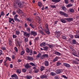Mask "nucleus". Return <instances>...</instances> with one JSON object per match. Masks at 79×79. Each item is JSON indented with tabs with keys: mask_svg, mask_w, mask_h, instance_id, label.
I'll return each mask as SVG.
<instances>
[{
	"mask_svg": "<svg viewBox=\"0 0 79 79\" xmlns=\"http://www.w3.org/2000/svg\"><path fill=\"white\" fill-rule=\"evenodd\" d=\"M55 35L57 38L60 37V34H61V32L58 31H56L55 32Z\"/></svg>",
	"mask_w": 79,
	"mask_h": 79,
	"instance_id": "nucleus-1",
	"label": "nucleus"
},
{
	"mask_svg": "<svg viewBox=\"0 0 79 79\" xmlns=\"http://www.w3.org/2000/svg\"><path fill=\"white\" fill-rule=\"evenodd\" d=\"M59 13L61 16H65V17H68V15L62 11H60Z\"/></svg>",
	"mask_w": 79,
	"mask_h": 79,
	"instance_id": "nucleus-2",
	"label": "nucleus"
},
{
	"mask_svg": "<svg viewBox=\"0 0 79 79\" xmlns=\"http://www.w3.org/2000/svg\"><path fill=\"white\" fill-rule=\"evenodd\" d=\"M18 17V15H16L14 16V20L15 21H17V22H18L19 23V22H20V20H19V19H17Z\"/></svg>",
	"mask_w": 79,
	"mask_h": 79,
	"instance_id": "nucleus-3",
	"label": "nucleus"
},
{
	"mask_svg": "<svg viewBox=\"0 0 79 79\" xmlns=\"http://www.w3.org/2000/svg\"><path fill=\"white\" fill-rule=\"evenodd\" d=\"M27 60H29V61H33L34 60V58L33 57L31 56H27Z\"/></svg>",
	"mask_w": 79,
	"mask_h": 79,
	"instance_id": "nucleus-4",
	"label": "nucleus"
},
{
	"mask_svg": "<svg viewBox=\"0 0 79 79\" xmlns=\"http://www.w3.org/2000/svg\"><path fill=\"white\" fill-rule=\"evenodd\" d=\"M44 31L46 34H48V35H50V30H49V28H48L47 29H45Z\"/></svg>",
	"mask_w": 79,
	"mask_h": 79,
	"instance_id": "nucleus-5",
	"label": "nucleus"
},
{
	"mask_svg": "<svg viewBox=\"0 0 79 79\" xmlns=\"http://www.w3.org/2000/svg\"><path fill=\"white\" fill-rule=\"evenodd\" d=\"M30 34H31V35L35 36L36 35H37V33L34 31H31Z\"/></svg>",
	"mask_w": 79,
	"mask_h": 79,
	"instance_id": "nucleus-6",
	"label": "nucleus"
},
{
	"mask_svg": "<svg viewBox=\"0 0 79 79\" xmlns=\"http://www.w3.org/2000/svg\"><path fill=\"white\" fill-rule=\"evenodd\" d=\"M11 77H12V78H13V77H14L15 79H18V76H17V75L15 74H14L13 75H12L11 76Z\"/></svg>",
	"mask_w": 79,
	"mask_h": 79,
	"instance_id": "nucleus-7",
	"label": "nucleus"
},
{
	"mask_svg": "<svg viewBox=\"0 0 79 79\" xmlns=\"http://www.w3.org/2000/svg\"><path fill=\"white\" fill-rule=\"evenodd\" d=\"M12 21V22H11ZM9 22L12 24H14V23H15V20H14V19H13L10 18L9 19Z\"/></svg>",
	"mask_w": 79,
	"mask_h": 79,
	"instance_id": "nucleus-8",
	"label": "nucleus"
},
{
	"mask_svg": "<svg viewBox=\"0 0 79 79\" xmlns=\"http://www.w3.org/2000/svg\"><path fill=\"white\" fill-rule=\"evenodd\" d=\"M66 20L67 21H68V22H71V21H73V18H67L66 19Z\"/></svg>",
	"mask_w": 79,
	"mask_h": 79,
	"instance_id": "nucleus-9",
	"label": "nucleus"
},
{
	"mask_svg": "<svg viewBox=\"0 0 79 79\" xmlns=\"http://www.w3.org/2000/svg\"><path fill=\"white\" fill-rule=\"evenodd\" d=\"M66 19H60V21L62 23H66Z\"/></svg>",
	"mask_w": 79,
	"mask_h": 79,
	"instance_id": "nucleus-10",
	"label": "nucleus"
},
{
	"mask_svg": "<svg viewBox=\"0 0 79 79\" xmlns=\"http://www.w3.org/2000/svg\"><path fill=\"white\" fill-rule=\"evenodd\" d=\"M54 53L55 55H57V56H60V55H61V53L58 51L55 52Z\"/></svg>",
	"mask_w": 79,
	"mask_h": 79,
	"instance_id": "nucleus-11",
	"label": "nucleus"
},
{
	"mask_svg": "<svg viewBox=\"0 0 79 79\" xmlns=\"http://www.w3.org/2000/svg\"><path fill=\"white\" fill-rule=\"evenodd\" d=\"M18 5L19 8H23V4H22L21 2H19L18 3Z\"/></svg>",
	"mask_w": 79,
	"mask_h": 79,
	"instance_id": "nucleus-12",
	"label": "nucleus"
},
{
	"mask_svg": "<svg viewBox=\"0 0 79 79\" xmlns=\"http://www.w3.org/2000/svg\"><path fill=\"white\" fill-rule=\"evenodd\" d=\"M16 12L18 13H23V11L20 9L19 8H18Z\"/></svg>",
	"mask_w": 79,
	"mask_h": 79,
	"instance_id": "nucleus-13",
	"label": "nucleus"
},
{
	"mask_svg": "<svg viewBox=\"0 0 79 79\" xmlns=\"http://www.w3.org/2000/svg\"><path fill=\"white\" fill-rule=\"evenodd\" d=\"M64 65L66 66L67 68H70V65L69 64H68L64 63Z\"/></svg>",
	"mask_w": 79,
	"mask_h": 79,
	"instance_id": "nucleus-14",
	"label": "nucleus"
},
{
	"mask_svg": "<svg viewBox=\"0 0 79 79\" xmlns=\"http://www.w3.org/2000/svg\"><path fill=\"white\" fill-rule=\"evenodd\" d=\"M56 74H60V73H61V70L60 69H58L56 70Z\"/></svg>",
	"mask_w": 79,
	"mask_h": 79,
	"instance_id": "nucleus-15",
	"label": "nucleus"
},
{
	"mask_svg": "<svg viewBox=\"0 0 79 79\" xmlns=\"http://www.w3.org/2000/svg\"><path fill=\"white\" fill-rule=\"evenodd\" d=\"M26 78L27 79H32V76L29 75H27L26 77Z\"/></svg>",
	"mask_w": 79,
	"mask_h": 79,
	"instance_id": "nucleus-16",
	"label": "nucleus"
},
{
	"mask_svg": "<svg viewBox=\"0 0 79 79\" xmlns=\"http://www.w3.org/2000/svg\"><path fill=\"white\" fill-rule=\"evenodd\" d=\"M70 13H74V10L73 9H70L69 10Z\"/></svg>",
	"mask_w": 79,
	"mask_h": 79,
	"instance_id": "nucleus-17",
	"label": "nucleus"
},
{
	"mask_svg": "<svg viewBox=\"0 0 79 79\" xmlns=\"http://www.w3.org/2000/svg\"><path fill=\"white\" fill-rule=\"evenodd\" d=\"M44 64L46 66H48V61H45L44 62Z\"/></svg>",
	"mask_w": 79,
	"mask_h": 79,
	"instance_id": "nucleus-18",
	"label": "nucleus"
},
{
	"mask_svg": "<svg viewBox=\"0 0 79 79\" xmlns=\"http://www.w3.org/2000/svg\"><path fill=\"white\" fill-rule=\"evenodd\" d=\"M25 68L26 69H28V68H30V66L28 64H27L25 66Z\"/></svg>",
	"mask_w": 79,
	"mask_h": 79,
	"instance_id": "nucleus-19",
	"label": "nucleus"
},
{
	"mask_svg": "<svg viewBox=\"0 0 79 79\" xmlns=\"http://www.w3.org/2000/svg\"><path fill=\"white\" fill-rule=\"evenodd\" d=\"M1 49H2L3 51H5V50H6V47L5 46L2 47L1 48Z\"/></svg>",
	"mask_w": 79,
	"mask_h": 79,
	"instance_id": "nucleus-20",
	"label": "nucleus"
},
{
	"mask_svg": "<svg viewBox=\"0 0 79 79\" xmlns=\"http://www.w3.org/2000/svg\"><path fill=\"white\" fill-rule=\"evenodd\" d=\"M16 72L18 74H20L21 73V69H17L16 71Z\"/></svg>",
	"mask_w": 79,
	"mask_h": 79,
	"instance_id": "nucleus-21",
	"label": "nucleus"
},
{
	"mask_svg": "<svg viewBox=\"0 0 79 79\" xmlns=\"http://www.w3.org/2000/svg\"><path fill=\"white\" fill-rule=\"evenodd\" d=\"M58 57H56L53 60V62H55V61H56L58 60Z\"/></svg>",
	"mask_w": 79,
	"mask_h": 79,
	"instance_id": "nucleus-22",
	"label": "nucleus"
},
{
	"mask_svg": "<svg viewBox=\"0 0 79 79\" xmlns=\"http://www.w3.org/2000/svg\"><path fill=\"white\" fill-rule=\"evenodd\" d=\"M29 26L32 29H34V25H33V24H32L31 23H30Z\"/></svg>",
	"mask_w": 79,
	"mask_h": 79,
	"instance_id": "nucleus-23",
	"label": "nucleus"
},
{
	"mask_svg": "<svg viewBox=\"0 0 79 79\" xmlns=\"http://www.w3.org/2000/svg\"><path fill=\"white\" fill-rule=\"evenodd\" d=\"M26 52L27 53H29L30 52V50L28 48H27L26 49Z\"/></svg>",
	"mask_w": 79,
	"mask_h": 79,
	"instance_id": "nucleus-24",
	"label": "nucleus"
},
{
	"mask_svg": "<svg viewBox=\"0 0 79 79\" xmlns=\"http://www.w3.org/2000/svg\"><path fill=\"white\" fill-rule=\"evenodd\" d=\"M6 60H8V61H11V58H10V57H6Z\"/></svg>",
	"mask_w": 79,
	"mask_h": 79,
	"instance_id": "nucleus-25",
	"label": "nucleus"
},
{
	"mask_svg": "<svg viewBox=\"0 0 79 79\" xmlns=\"http://www.w3.org/2000/svg\"><path fill=\"white\" fill-rule=\"evenodd\" d=\"M33 52L32 51V49H30V51L29 52V55H33Z\"/></svg>",
	"mask_w": 79,
	"mask_h": 79,
	"instance_id": "nucleus-26",
	"label": "nucleus"
},
{
	"mask_svg": "<svg viewBox=\"0 0 79 79\" xmlns=\"http://www.w3.org/2000/svg\"><path fill=\"white\" fill-rule=\"evenodd\" d=\"M41 56V53H39L36 56V58H40Z\"/></svg>",
	"mask_w": 79,
	"mask_h": 79,
	"instance_id": "nucleus-27",
	"label": "nucleus"
},
{
	"mask_svg": "<svg viewBox=\"0 0 79 79\" xmlns=\"http://www.w3.org/2000/svg\"><path fill=\"white\" fill-rule=\"evenodd\" d=\"M47 76L46 75H42L41 77V79H44V78H46Z\"/></svg>",
	"mask_w": 79,
	"mask_h": 79,
	"instance_id": "nucleus-28",
	"label": "nucleus"
},
{
	"mask_svg": "<svg viewBox=\"0 0 79 79\" xmlns=\"http://www.w3.org/2000/svg\"><path fill=\"white\" fill-rule=\"evenodd\" d=\"M26 30L27 31V32H29L31 31V28H30V27H28L26 28Z\"/></svg>",
	"mask_w": 79,
	"mask_h": 79,
	"instance_id": "nucleus-29",
	"label": "nucleus"
},
{
	"mask_svg": "<svg viewBox=\"0 0 79 79\" xmlns=\"http://www.w3.org/2000/svg\"><path fill=\"white\" fill-rule=\"evenodd\" d=\"M38 5L39 6L41 7L42 6V2H38Z\"/></svg>",
	"mask_w": 79,
	"mask_h": 79,
	"instance_id": "nucleus-30",
	"label": "nucleus"
},
{
	"mask_svg": "<svg viewBox=\"0 0 79 79\" xmlns=\"http://www.w3.org/2000/svg\"><path fill=\"white\" fill-rule=\"evenodd\" d=\"M45 69V67L43 66H41L40 67V71H42L43 70H44V69Z\"/></svg>",
	"mask_w": 79,
	"mask_h": 79,
	"instance_id": "nucleus-31",
	"label": "nucleus"
},
{
	"mask_svg": "<svg viewBox=\"0 0 79 79\" xmlns=\"http://www.w3.org/2000/svg\"><path fill=\"white\" fill-rule=\"evenodd\" d=\"M48 45L49 47L50 48H53V45H51L50 44H48Z\"/></svg>",
	"mask_w": 79,
	"mask_h": 79,
	"instance_id": "nucleus-32",
	"label": "nucleus"
},
{
	"mask_svg": "<svg viewBox=\"0 0 79 79\" xmlns=\"http://www.w3.org/2000/svg\"><path fill=\"white\" fill-rule=\"evenodd\" d=\"M46 45L45 43L44 42L42 43V44H40V45L42 47H43V46H45Z\"/></svg>",
	"mask_w": 79,
	"mask_h": 79,
	"instance_id": "nucleus-33",
	"label": "nucleus"
},
{
	"mask_svg": "<svg viewBox=\"0 0 79 79\" xmlns=\"http://www.w3.org/2000/svg\"><path fill=\"white\" fill-rule=\"evenodd\" d=\"M15 33L16 34V35H19V34H20V32L19 31H16Z\"/></svg>",
	"mask_w": 79,
	"mask_h": 79,
	"instance_id": "nucleus-34",
	"label": "nucleus"
},
{
	"mask_svg": "<svg viewBox=\"0 0 79 79\" xmlns=\"http://www.w3.org/2000/svg\"><path fill=\"white\" fill-rule=\"evenodd\" d=\"M61 64V62H57L56 64V66H60V64Z\"/></svg>",
	"mask_w": 79,
	"mask_h": 79,
	"instance_id": "nucleus-35",
	"label": "nucleus"
},
{
	"mask_svg": "<svg viewBox=\"0 0 79 79\" xmlns=\"http://www.w3.org/2000/svg\"><path fill=\"white\" fill-rule=\"evenodd\" d=\"M73 6V5H72V4H69L67 5L66 6V7L67 8H69V7H71V6Z\"/></svg>",
	"mask_w": 79,
	"mask_h": 79,
	"instance_id": "nucleus-36",
	"label": "nucleus"
},
{
	"mask_svg": "<svg viewBox=\"0 0 79 79\" xmlns=\"http://www.w3.org/2000/svg\"><path fill=\"white\" fill-rule=\"evenodd\" d=\"M48 56L47 54H44L43 55V56L44 57V58H48Z\"/></svg>",
	"mask_w": 79,
	"mask_h": 79,
	"instance_id": "nucleus-37",
	"label": "nucleus"
},
{
	"mask_svg": "<svg viewBox=\"0 0 79 79\" xmlns=\"http://www.w3.org/2000/svg\"><path fill=\"white\" fill-rule=\"evenodd\" d=\"M1 15L3 16V17L4 16V15H5V13H4V12L3 11H2L1 12Z\"/></svg>",
	"mask_w": 79,
	"mask_h": 79,
	"instance_id": "nucleus-38",
	"label": "nucleus"
},
{
	"mask_svg": "<svg viewBox=\"0 0 79 79\" xmlns=\"http://www.w3.org/2000/svg\"><path fill=\"white\" fill-rule=\"evenodd\" d=\"M30 65H31L32 66H36V65L35 64H34V63H33L32 62L30 63Z\"/></svg>",
	"mask_w": 79,
	"mask_h": 79,
	"instance_id": "nucleus-39",
	"label": "nucleus"
},
{
	"mask_svg": "<svg viewBox=\"0 0 79 79\" xmlns=\"http://www.w3.org/2000/svg\"><path fill=\"white\" fill-rule=\"evenodd\" d=\"M27 21L28 22H29V23H31V22L32 21L31 19L29 18H27Z\"/></svg>",
	"mask_w": 79,
	"mask_h": 79,
	"instance_id": "nucleus-40",
	"label": "nucleus"
},
{
	"mask_svg": "<svg viewBox=\"0 0 79 79\" xmlns=\"http://www.w3.org/2000/svg\"><path fill=\"white\" fill-rule=\"evenodd\" d=\"M44 49H43L44 50H45V51H47L48 48V47H44Z\"/></svg>",
	"mask_w": 79,
	"mask_h": 79,
	"instance_id": "nucleus-41",
	"label": "nucleus"
},
{
	"mask_svg": "<svg viewBox=\"0 0 79 79\" xmlns=\"http://www.w3.org/2000/svg\"><path fill=\"white\" fill-rule=\"evenodd\" d=\"M50 74L51 76H55L56 75V73H54V72H51L50 73Z\"/></svg>",
	"mask_w": 79,
	"mask_h": 79,
	"instance_id": "nucleus-42",
	"label": "nucleus"
},
{
	"mask_svg": "<svg viewBox=\"0 0 79 79\" xmlns=\"http://www.w3.org/2000/svg\"><path fill=\"white\" fill-rule=\"evenodd\" d=\"M75 37L76 39H77L78 38L79 39V34H77L75 35Z\"/></svg>",
	"mask_w": 79,
	"mask_h": 79,
	"instance_id": "nucleus-43",
	"label": "nucleus"
},
{
	"mask_svg": "<svg viewBox=\"0 0 79 79\" xmlns=\"http://www.w3.org/2000/svg\"><path fill=\"white\" fill-rule=\"evenodd\" d=\"M52 2H56L57 3L59 2L58 0H52Z\"/></svg>",
	"mask_w": 79,
	"mask_h": 79,
	"instance_id": "nucleus-44",
	"label": "nucleus"
},
{
	"mask_svg": "<svg viewBox=\"0 0 79 79\" xmlns=\"http://www.w3.org/2000/svg\"><path fill=\"white\" fill-rule=\"evenodd\" d=\"M48 28V24H45V29H46Z\"/></svg>",
	"mask_w": 79,
	"mask_h": 79,
	"instance_id": "nucleus-45",
	"label": "nucleus"
},
{
	"mask_svg": "<svg viewBox=\"0 0 79 79\" xmlns=\"http://www.w3.org/2000/svg\"><path fill=\"white\" fill-rule=\"evenodd\" d=\"M14 50L16 53L18 52V48H17V47H15L14 48Z\"/></svg>",
	"mask_w": 79,
	"mask_h": 79,
	"instance_id": "nucleus-46",
	"label": "nucleus"
},
{
	"mask_svg": "<svg viewBox=\"0 0 79 79\" xmlns=\"http://www.w3.org/2000/svg\"><path fill=\"white\" fill-rule=\"evenodd\" d=\"M72 43L73 44H76V41L75 40H72Z\"/></svg>",
	"mask_w": 79,
	"mask_h": 79,
	"instance_id": "nucleus-47",
	"label": "nucleus"
},
{
	"mask_svg": "<svg viewBox=\"0 0 79 79\" xmlns=\"http://www.w3.org/2000/svg\"><path fill=\"white\" fill-rule=\"evenodd\" d=\"M64 2L65 4H68V0H64Z\"/></svg>",
	"mask_w": 79,
	"mask_h": 79,
	"instance_id": "nucleus-48",
	"label": "nucleus"
},
{
	"mask_svg": "<svg viewBox=\"0 0 79 79\" xmlns=\"http://www.w3.org/2000/svg\"><path fill=\"white\" fill-rule=\"evenodd\" d=\"M34 71H35V73H38V72H39V70L37 69H35L34 70Z\"/></svg>",
	"mask_w": 79,
	"mask_h": 79,
	"instance_id": "nucleus-49",
	"label": "nucleus"
},
{
	"mask_svg": "<svg viewBox=\"0 0 79 79\" xmlns=\"http://www.w3.org/2000/svg\"><path fill=\"white\" fill-rule=\"evenodd\" d=\"M70 51H71V52H73L74 51V49L72 48H70Z\"/></svg>",
	"mask_w": 79,
	"mask_h": 79,
	"instance_id": "nucleus-50",
	"label": "nucleus"
},
{
	"mask_svg": "<svg viewBox=\"0 0 79 79\" xmlns=\"http://www.w3.org/2000/svg\"><path fill=\"white\" fill-rule=\"evenodd\" d=\"M62 8L63 10L64 11H66V7L64 6L62 7Z\"/></svg>",
	"mask_w": 79,
	"mask_h": 79,
	"instance_id": "nucleus-51",
	"label": "nucleus"
},
{
	"mask_svg": "<svg viewBox=\"0 0 79 79\" xmlns=\"http://www.w3.org/2000/svg\"><path fill=\"white\" fill-rule=\"evenodd\" d=\"M24 53H25V51H22L21 52V55H23V54H24Z\"/></svg>",
	"mask_w": 79,
	"mask_h": 79,
	"instance_id": "nucleus-52",
	"label": "nucleus"
},
{
	"mask_svg": "<svg viewBox=\"0 0 79 79\" xmlns=\"http://www.w3.org/2000/svg\"><path fill=\"white\" fill-rule=\"evenodd\" d=\"M25 36L27 37H30V34L29 33H27L26 36Z\"/></svg>",
	"mask_w": 79,
	"mask_h": 79,
	"instance_id": "nucleus-53",
	"label": "nucleus"
},
{
	"mask_svg": "<svg viewBox=\"0 0 79 79\" xmlns=\"http://www.w3.org/2000/svg\"><path fill=\"white\" fill-rule=\"evenodd\" d=\"M40 33L42 34V35H45V34L44 33L43 31H40Z\"/></svg>",
	"mask_w": 79,
	"mask_h": 79,
	"instance_id": "nucleus-54",
	"label": "nucleus"
},
{
	"mask_svg": "<svg viewBox=\"0 0 79 79\" xmlns=\"http://www.w3.org/2000/svg\"><path fill=\"white\" fill-rule=\"evenodd\" d=\"M13 39H15L17 37V36L16 35H13L12 36Z\"/></svg>",
	"mask_w": 79,
	"mask_h": 79,
	"instance_id": "nucleus-55",
	"label": "nucleus"
},
{
	"mask_svg": "<svg viewBox=\"0 0 79 79\" xmlns=\"http://www.w3.org/2000/svg\"><path fill=\"white\" fill-rule=\"evenodd\" d=\"M22 72L23 73H26V69H22Z\"/></svg>",
	"mask_w": 79,
	"mask_h": 79,
	"instance_id": "nucleus-56",
	"label": "nucleus"
},
{
	"mask_svg": "<svg viewBox=\"0 0 79 79\" xmlns=\"http://www.w3.org/2000/svg\"><path fill=\"white\" fill-rule=\"evenodd\" d=\"M33 55H36L37 53V52H36L35 51H33Z\"/></svg>",
	"mask_w": 79,
	"mask_h": 79,
	"instance_id": "nucleus-57",
	"label": "nucleus"
},
{
	"mask_svg": "<svg viewBox=\"0 0 79 79\" xmlns=\"http://www.w3.org/2000/svg\"><path fill=\"white\" fill-rule=\"evenodd\" d=\"M51 8H56L55 5L51 6Z\"/></svg>",
	"mask_w": 79,
	"mask_h": 79,
	"instance_id": "nucleus-58",
	"label": "nucleus"
},
{
	"mask_svg": "<svg viewBox=\"0 0 79 79\" xmlns=\"http://www.w3.org/2000/svg\"><path fill=\"white\" fill-rule=\"evenodd\" d=\"M9 45H12V41L10 40L9 41Z\"/></svg>",
	"mask_w": 79,
	"mask_h": 79,
	"instance_id": "nucleus-59",
	"label": "nucleus"
},
{
	"mask_svg": "<svg viewBox=\"0 0 79 79\" xmlns=\"http://www.w3.org/2000/svg\"><path fill=\"white\" fill-rule=\"evenodd\" d=\"M35 39L36 41H37H37H38V40H39V37L35 38Z\"/></svg>",
	"mask_w": 79,
	"mask_h": 79,
	"instance_id": "nucleus-60",
	"label": "nucleus"
},
{
	"mask_svg": "<svg viewBox=\"0 0 79 79\" xmlns=\"http://www.w3.org/2000/svg\"><path fill=\"white\" fill-rule=\"evenodd\" d=\"M16 14V12L15 11H14L12 12V15H15Z\"/></svg>",
	"mask_w": 79,
	"mask_h": 79,
	"instance_id": "nucleus-61",
	"label": "nucleus"
},
{
	"mask_svg": "<svg viewBox=\"0 0 79 79\" xmlns=\"http://www.w3.org/2000/svg\"><path fill=\"white\" fill-rule=\"evenodd\" d=\"M28 41V39L27 38V39L25 37V38L24 39L25 42H27Z\"/></svg>",
	"mask_w": 79,
	"mask_h": 79,
	"instance_id": "nucleus-62",
	"label": "nucleus"
},
{
	"mask_svg": "<svg viewBox=\"0 0 79 79\" xmlns=\"http://www.w3.org/2000/svg\"><path fill=\"white\" fill-rule=\"evenodd\" d=\"M24 34V36H26L27 34V33L26 31L24 32V33H23Z\"/></svg>",
	"mask_w": 79,
	"mask_h": 79,
	"instance_id": "nucleus-63",
	"label": "nucleus"
},
{
	"mask_svg": "<svg viewBox=\"0 0 79 79\" xmlns=\"http://www.w3.org/2000/svg\"><path fill=\"white\" fill-rule=\"evenodd\" d=\"M40 58L41 59H42V60H43V59H44V56H43H43L41 55Z\"/></svg>",
	"mask_w": 79,
	"mask_h": 79,
	"instance_id": "nucleus-64",
	"label": "nucleus"
}]
</instances>
